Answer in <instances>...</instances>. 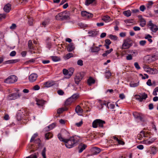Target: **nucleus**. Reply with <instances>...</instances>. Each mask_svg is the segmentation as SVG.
Wrapping results in <instances>:
<instances>
[{
    "label": "nucleus",
    "instance_id": "obj_19",
    "mask_svg": "<svg viewBox=\"0 0 158 158\" xmlns=\"http://www.w3.org/2000/svg\"><path fill=\"white\" fill-rule=\"evenodd\" d=\"M156 139L155 137L152 138L150 137L148 139L145 141V143L146 144H151L154 142Z\"/></svg>",
    "mask_w": 158,
    "mask_h": 158
},
{
    "label": "nucleus",
    "instance_id": "obj_64",
    "mask_svg": "<svg viewBox=\"0 0 158 158\" xmlns=\"http://www.w3.org/2000/svg\"><path fill=\"white\" fill-rule=\"evenodd\" d=\"M83 124V122L82 121L80 122L79 123H76L75 124L76 126H77L78 127H80L81 126V125Z\"/></svg>",
    "mask_w": 158,
    "mask_h": 158
},
{
    "label": "nucleus",
    "instance_id": "obj_57",
    "mask_svg": "<svg viewBox=\"0 0 158 158\" xmlns=\"http://www.w3.org/2000/svg\"><path fill=\"white\" fill-rule=\"evenodd\" d=\"M52 60L54 61H58L59 59L58 57H56V56H53L52 57Z\"/></svg>",
    "mask_w": 158,
    "mask_h": 158
},
{
    "label": "nucleus",
    "instance_id": "obj_46",
    "mask_svg": "<svg viewBox=\"0 0 158 158\" xmlns=\"http://www.w3.org/2000/svg\"><path fill=\"white\" fill-rule=\"evenodd\" d=\"M110 38L111 40H117L118 39V37L116 36L112 35H110Z\"/></svg>",
    "mask_w": 158,
    "mask_h": 158
},
{
    "label": "nucleus",
    "instance_id": "obj_34",
    "mask_svg": "<svg viewBox=\"0 0 158 158\" xmlns=\"http://www.w3.org/2000/svg\"><path fill=\"white\" fill-rule=\"evenodd\" d=\"M113 51V49L112 48H110V50L106 51L105 53L102 54V56L103 57L106 56L108 54L110 53Z\"/></svg>",
    "mask_w": 158,
    "mask_h": 158
},
{
    "label": "nucleus",
    "instance_id": "obj_9",
    "mask_svg": "<svg viewBox=\"0 0 158 158\" xmlns=\"http://www.w3.org/2000/svg\"><path fill=\"white\" fill-rule=\"evenodd\" d=\"M70 14L69 11L63 12L62 13V15L60 16V19L61 20L69 19H70Z\"/></svg>",
    "mask_w": 158,
    "mask_h": 158
},
{
    "label": "nucleus",
    "instance_id": "obj_2",
    "mask_svg": "<svg viewBox=\"0 0 158 158\" xmlns=\"http://www.w3.org/2000/svg\"><path fill=\"white\" fill-rule=\"evenodd\" d=\"M105 123V122L104 120L101 119H96L93 122L92 127L94 128H96L98 126L99 127L103 128V124Z\"/></svg>",
    "mask_w": 158,
    "mask_h": 158
},
{
    "label": "nucleus",
    "instance_id": "obj_50",
    "mask_svg": "<svg viewBox=\"0 0 158 158\" xmlns=\"http://www.w3.org/2000/svg\"><path fill=\"white\" fill-rule=\"evenodd\" d=\"M152 60L153 61L158 59V56L156 55H153L152 56Z\"/></svg>",
    "mask_w": 158,
    "mask_h": 158
},
{
    "label": "nucleus",
    "instance_id": "obj_45",
    "mask_svg": "<svg viewBox=\"0 0 158 158\" xmlns=\"http://www.w3.org/2000/svg\"><path fill=\"white\" fill-rule=\"evenodd\" d=\"M63 74L66 76V77L68 76L69 72L68 70L66 69H64L63 70Z\"/></svg>",
    "mask_w": 158,
    "mask_h": 158
},
{
    "label": "nucleus",
    "instance_id": "obj_62",
    "mask_svg": "<svg viewBox=\"0 0 158 158\" xmlns=\"http://www.w3.org/2000/svg\"><path fill=\"white\" fill-rule=\"evenodd\" d=\"M65 121L62 119H60V124H61L62 125H64L65 123Z\"/></svg>",
    "mask_w": 158,
    "mask_h": 158
},
{
    "label": "nucleus",
    "instance_id": "obj_21",
    "mask_svg": "<svg viewBox=\"0 0 158 158\" xmlns=\"http://www.w3.org/2000/svg\"><path fill=\"white\" fill-rule=\"evenodd\" d=\"M88 33L89 36L94 37L98 34V31L95 30L91 31H89Z\"/></svg>",
    "mask_w": 158,
    "mask_h": 158
},
{
    "label": "nucleus",
    "instance_id": "obj_48",
    "mask_svg": "<svg viewBox=\"0 0 158 158\" xmlns=\"http://www.w3.org/2000/svg\"><path fill=\"white\" fill-rule=\"evenodd\" d=\"M130 86L131 87H136L138 86L139 85V82L135 83H131L130 84Z\"/></svg>",
    "mask_w": 158,
    "mask_h": 158
},
{
    "label": "nucleus",
    "instance_id": "obj_54",
    "mask_svg": "<svg viewBox=\"0 0 158 158\" xmlns=\"http://www.w3.org/2000/svg\"><path fill=\"white\" fill-rule=\"evenodd\" d=\"M135 118L139 119L142 122L144 121V120L143 118L140 115L137 116V117H135Z\"/></svg>",
    "mask_w": 158,
    "mask_h": 158
},
{
    "label": "nucleus",
    "instance_id": "obj_51",
    "mask_svg": "<svg viewBox=\"0 0 158 158\" xmlns=\"http://www.w3.org/2000/svg\"><path fill=\"white\" fill-rule=\"evenodd\" d=\"M153 4V3L152 2L150 1L147 4L146 6L148 8H150Z\"/></svg>",
    "mask_w": 158,
    "mask_h": 158
},
{
    "label": "nucleus",
    "instance_id": "obj_25",
    "mask_svg": "<svg viewBox=\"0 0 158 158\" xmlns=\"http://www.w3.org/2000/svg\"><path fill=\"white\" fill-rule=\"evenodd\" d=\"M91 52H98L100 50V48L99 47L93 46L91 48Z\"/></svg>",
    "mask_w": 158,
    "mask_h": 158
},
{
    "label": "nucleus",
    "instance_id": "obj_39",
    "mask_svg": "<svg viewBox=\"0 0 158 158\" xmlns=\"http://www.w3.org/2000/svg\"><path fill=\"white\" fill-rule=\"evenodd\" d=\"M73 56V54L72 53H68L64 57L65 59H68L69 58Z\"/></svg>",
    "mask_w": 158,
    "mask_h": 158
},
{
    "label": "nucleus",
    "instance_id": "obj_31",
    "mask_svg": "<svg viewBox=\"0 0 158 158\" xmlns=\"http://www.w3.org/2000/svg\"><path fill=\"white\" fill-rule=\"evenodd\" d=\"M68 70L69 72V75L68 76L65 77V78H69L73 75L74 72V69L73 68H71Z\"/></svg>",
    "mask_w": 158,
    "mask_h": 158
},
{
    "label": "nucleus",
    "instance_id": "obj_16",
    "mask_svg": "<svg viewBox=\"0 0 158 158\" xmlns=\"http://www.w3.org/2000/svg\"><path fill=\"white\" fill-rule=\"evenodd\" d=\"M81 14L82 16L85 18H89V17H92L93 16V14L88 13L85 11H82Z\"/></svg>",
    "mask_w": 158,
    "mask_h": 158
},
{
    "label": "nucleus",
    "instance_id": "obj_56",
    "mask_svg": "<svg viewBox=\"0 0 158 158\" xmlns=\"http://www.w3.org/2000/svg\"><path fill=\"white\" fill-rule=\"evenodd\" d=\"M134 66H135V68L137 69H140V67L139 66V65L137 62H135L134 63Z\"/></svg>",
    "mask_w": 158,
    "mask_h": 158
},
{
    "label": "nucleus",
    "instance_id": "obj_33",
    "mask_svg": "<svg viewBox=\"0 0 158 158\" xmlns=\"http://www.w3.org/2000/svg\"><path fill=\"white\" fill-rule=\"evenodd\" d=\"M50 20L49 19H47L43 21L42 23V27H45L46 25H48L49 23Z\"/></svg>",
    "mask_w": 158,
    "mask_h": 158
},
{
    "label": "nucleus",
    "instance_id": "obj_22",
    "mask_svg": "<svg viewBox=\"0 0 158 158\" xmlns=\"http://www.w3.org/2000/svg\"><path fill=\"white\" fill-rule=\"evenodd\" d=\"M75 111L78 115H80L83 112V110L79 105H78L75 108Z\"/></svg>",
    "mask_w": 158,
    "mask_h": 158
},
{
    "label": "nucleus",
    "instance_id": "obj_41",
    "mask_svg": "<svg viewBox=\"0 0 158 158\" xmlns=\"http://www.w3.org/2000/svg\"><path fill=\"white\" fill-rule=\"evenodd\" d=\"M79 97V95L77 93L75 94H73L71 97L73 99V100L75 101Z\"/></svg>",
    "mask_w": 158,
    "mask_h": 158
},
{
    "label": "nucleus",
    "instance_id": "obj_3",
    "mask_svg": "<svg viewBox=\"0 0 158 158\" xmlns=\"http://www.w3.org/2000/svg\"><path fill=\"white\" fill-rule=\"evenodd\" d=\"M131 41V40L130 38H128L124 40L122 44V48L124 49L129 48L132 45V43Z\"/></svg>",
    "mask_w": 158,
    "mask_h": 158
},
{
    "label": "nucleus",
    "instance_id": "obj_37",
    "mask_svg": "<svg viewBox=\"0 0 158 158\" xmlns=\"http://www.w3.org/2000/svg\"><path fill=\"white\" fill-rule=\"evenodd\" d=\"M123 13L125 16L127 17L130 16L131 15V12L130 10L124 11Z\"/></svg>",
    "mask_w": 158,
    "mask_h": 158
},
{
    "label": "nucleus",
    "instance_id": "obj_23",
    "mask_svg": "<svg viewBox=\"0 0 158 158\" xmlns=\"http://www.w3.org/2000/svg\"><path fill=\"white\" fill-rule=\"evenodd\" d=\"M19 60V59H14L12 60H9L6 61L4 62L5 64H10L12 63H15L18 62Z\"/></svg>",
    "mask_w": 158,
    "mask_h": 158
},
{
    "label": "nucleus",
    "instance_id": "obj_47",
    "mask_svg": "<svg viewBox=\"0 0 158 158\" xmlns=\"http://www.w3.org/2000/svg\"><path fill=\"white\" fill-rule=\"evenodd\" d=\"M78 26H80L81 28H84L86 27L85 24H84L81 23H78Z\"/></svg>",
    "mask_w": 158,
    "mask_h": 158
},
{
    "label": "nucleus",
    "instance_id": "obj_49",
    "mask_svg": "<svg viewBox=\"0 0 158 158\" xmlns=\"http://www.w3.org/2000/svg\"><path fill=\"white\" fill-rule=\"evenodd\" d=\"M77 64L78 65L81 66H82L83 65V61L81 60L80 59L77 61Z\"/></svg>",
    "mask_w": 158,
    "mask_h": 158
},
{
    "label": "nucleus",
    "instance_id": "obj_43",
    "mask_svg": "<svg viewBox=\"0 0 158 158\" xmlns=\"http://www.w3.org/2000/svg\"><path fill=\"white\" fill-rule=\"evenodd\" d=\"M46 148L44 147L43 150L41 153V154L42 156L43 157V158H46Z\"/></svg>",
    "mask_w": 158,
    "mask_h": 158
},
{
    "label": "nucleus",
    "instance_id": "obj_15",
    "mask_svg": "<svg viewBox=\"0 0 158 158\" xmlns=\"http://www.w3.org/2000/svg\"><path fill=\"white\" fill-rule=\"evenodd\" d=\"M56 84L55 82L51 81H48L45 82L44 84V85L46 87H49Z\"/></svg>",
    "mask_w": 158,
    "mask_h": 158
},
{
    "label": "nucleus",
    "instance_id": "obj_53",
    "mask_svg": "<svg viewBox=\"0 0 158 158\" xmlns=\"http://www.w3.org/2000/svg\"><path fill=\"white\" fill-rule=\"evenodd\" d=\"M132 21V19H127L124 20V22L126 23H132L133 22Z\"/></svg>",
    "mask_w": 158,
    "mask_h": 158
},
{
    "label": "nucleus",
    "instance_id": "obj_26",
    "mask_svg": "<svg viewBox=\"0 0 158 158\" xmlns=\"http://www.w3.org/2000/svg\"><path fill=\"white\" fill-rule=\"evenodd\" d=\"M56 126L55 123H53L48 126L46 127L45 128V130L47 131H48L50 130H52L53 128Z\"/></svg>",
    "mask_w": 158,
    "mask_h": 158
},
{
    "label": "nucleus",
    "instance_id": "obj_44",
    "mask_svg": "<svg viewBox=\"0 0 158 158\" xmlns=\"http://www.w3.org/2000/svg\"><path fill=\"white\" fill-rule=\"evenodd\" d=\"M65 106L64 107L60 108V114L64 111L68 110V108L66 107V106Z\"/></svg>",
    "mask_w": 158,
    "mask_h": 158
},
{
    "label": "nucleus",
    "instance_id": "obj_4",
    "mask_svg": "<svg viewBox=\"0 0 158 158\" xmlns=\"http://www.w3.org/2000/svg\"><path fill=\"white\" fill-rule=\"evenodd\" d=\"M85 73L84 72H81L77 74L74 78V81L75 83L78 85L80 82L85 75Z\"/></svg>",
    "mask_w": 158,
    "mask_h": 158
},
{
    "label": "nucleus",
    "instance_id": "obj_55",
    "mask_svg": "<svg viewBox=\"0 0 158 158\" xmlns=\"http://www.w3.org/2000/svg\"><path fill=\"white\" fill-rule=\"evenodd\" d=\"M16 52L15 51H12L10 54V56H14L16 55Z\"/></svg>",
    "mask_w": 158,
    "mask_h": 158
},
{
    "label": "nucleus",
    "instance_id": "obj_24",
    "mask_svg": "<svg viewBox=\"0 0 158 158\" xmlns=\"http://www.w3.org/2000/svg\"><path fill=\"white\" fill-rule=\"evenodd\" d=\"M74 101L71 97H70L66 100L65 102V105L66 106L69 105Z\"/></svg>",
    "mask_w": 158,
    "mask_h": 158
},
{
    "label": "nucleus",
    "instance_id": "obj_17",
    "mask_svg": "<svg viewBox=\"0 0 158 158\" xmlns=\"http://www.w3.org/2000/svg\"><path fill=\"white\" fill-rule=\"evenodd\" d=\"M148 70L146 72L152 74H157L158 73V70L156 69H152L151 68H147Z\"/></svg>",
    "mask_w": 158,
    "mask_h": 158
},
{
    "label": "nucleus",
    "instance_id": "obj_60",
    "mask_svg": "<svg viewBox=\"0 0 158 158\" xmlns=\"http://www.w3.org/2000/svg\"><path fill=\"white\" fill-rule=\"evenodd\" d=\"M132 59V56L131 54L128 55L126 56V59L127 60H131Z\"/></svg>",
    "mask_w": 158,
    "mask_h": 158
},
{
    "label": "nucleus",
    "instance_id": "obj_63",
    "mask_svg": "<svg viewBox=\"0 0 158 158\" xmlns=\"http://www.w3.org/2000/svg\"><path fill=\"white\" fill-rule=\"evenodd\" d=\"M33 23V19L31 18L29 19L28 24L29 25H32Z\"/></svg>",
    "mask_w": 158,
    "mask_h": 158
},
{
    "label": "nucleus",
    "instance_id": "obj_42",
    "mask_svg": "<svg viewBox=\"0 0 158 158\" xmlns=\"http://www.w3.org/2000/svg\"><path fill=\"white\" fill-rule=\"evenodd\" d=\"M111 74L109 70H106L105 72V77L107 78H109L111 76Z\"/></svg>",
    "mask_w": 158,
    "mask_h": 158
},
{
    "label": "nucleus",
    "instance_id": "obj_32",
    "mask_svg": "<svg viewBox=\"0 0 158 158\" xmlns=\"http://www.w3.org/2000/svg\"><path fill=\"white\" fill-rule=\"evenodd\" d=\"M88 85L90 86L92 84L94 83L95 82V80L92 77H90L88 80Z\"/></svg>",
    "mask_w": 158,
    "mask_h": 158
},
{
    "label": "nucleus",
    "instance_id": "obj_13",
    "mask_svg": "<svg viewBox=\"0 0 158 158\" xmlns=\"http://www.w3.org/2000/svg\"><path fill=\"white\" fill-rule=\"evenodd\" d=\"M28 46L31 53V54L35 53V52L33 51V50H34V48L31 40H30L28 41Z\"/></svg>",
    "mask_w": 158,
    "mask_h": 158
},
{
    "label": "nucleus",
    "instance_id": "obj_52",
    "mask_svg": "<svg viewBox=\"0 0 158 158\" xmlns=\"http://www.w3.org/2000/svg\"><path fill=\"white\" fill-rule=\"evenodd\" d=\"M16 24L15 23H13L12 24V25L10 27V29L11 30H14L16 28Z\"/></svg>",
    "mask_w": 158,
    "mask_h": 158
},
{
    "label": "nucleus",
    "instance_id": "obj_20",
    "mask_svg": "<svg viewBox=\"0 0 158 158\" xmlns=\"http://www.w3.org/2000/svg\"><path fill=\"white\" fill-rule=\"evenodd\" d=\"M11 8V5L10 4L8 3L6 4L4 7V11L7 13H8L10 12Z\"/></svg>",
    "mask_w": 158,
    "mask_h": 158
},
{
    "label": "nucleus",
    "instance_id": "obj_7",
    "mask_svg": "<svg viewBox=\"0 0 158 158\" xmlns=\"http://www.w3.org/2000/svg\"><path fill=\"white\" fill-rule=\"evenodd\" d=\"M69 133L65 129H62L60 133V139H62L63 138L66 139L67 138L69 137Z\"/></svg>",
    "mask_w": 158,
    "mask_h": 158
},
{
    "label": "nucleus",
    "instance_id": "obj_61",
    "mask_svg": "<svg viewBox=\"0 0 158 158\" xmlns=\"http://www.w3.org/2000/svg\"><path fill=\"white\" fill-rule=\"evenodd\" d=\"M6 17V15L4 14H0V20L2 19H5Z\"/></svg>",
    "mask_w": 158,
    "mask_h": 158
},
{
    "label": "nucleus",
    "instance_id": "obj_28",
    "mask_svg": "<svg viewBox=\"0 0 158 158\" xmlns=\"http://www.w3.org/2000/svg\"><path fill=\"white\" fill-rule=\"evenodd\" d=\"M141 18L139 19V21L141 23L140 25L142 27H144L146 24L145 20L140 16Z\"/></svg>",
    "mask_w": 158,
    "mask_h": 158
},
{
    "label": "nucleus",
    "instance_id": "obj_38",
    "mask_svg": "<svg viewBox=\"0 0 158 158\" xmlns=\"http://www.w3.org/2000/svg\"><path fill=\"white\" fill-rule=\"evenodd\" d=\"M38 153V152L35 153L33 154H32L30 156L27 157L26 158H37Z\"/></svg>",
    "mask_w": 158,
    "mask_h": 158
},
{
    "label": "nucleus",
    "instance_id": "obj_36",
    "mask_svg": "<svg viewBox=\"0 0 158 158\" xmlns=\"http://www.w3.org/2000/svg\"><path fill=\"white\" fill-rule=\"evenodd\" d=\"M53 135L51 132H48L45 134V137L47 139H49L52 137Z\"/></svg>",
    "mask_w": 158,
    "mask_h": 158
},
{
    "label": "nucleus",
    "instance_id": "obj_18",
    "mask_svg": "<svg viewBox=\"0 0 158 158\" xmlns=\"http://www.w3.org/2000/svg\"><path fill=\"white\" fill-rule=\"evenodd\" d=\"M38 136V134L36 133L34 134L33 136H32L31 139L30 140V142H33L34 141H35V142L36 141H37V143L38 144H40V140L39 138L35 140V139Z\"/></svg>",
    "mask_w": 158,
    "mask_h": 158
},
{
    "label": "nucleus",
    "instance_id": "obj_6",
    "mask_svg": "<svg viewBox=\"0 0 158 158\" xmlns=\"http://www.w3.org/2000/svg\"><path fill=\"white\" fill-rule=\"evenodd\" d=\"M20 95L18 93L10 94L7 96V99L9 100H15L19 98Z\"/></svg>",
    "mask_w": 158,
    "mask_h": 158
},
{
    "label": "nucleus",
    "instance_id": "obj_59",
    "mask_svg": "<svg viewBox=\"0 0 158 158\" xmlns=\"http://www.w3.org/2000/svg\"><path fill=\"white\" fill-rule=\"evenodd\" d=\"M146 43V41L145 40H141L139 42V44L141 46L144 45Z\"/></svg>",
    "mask_w": 158,
    "mask_h": 158
},
{
    "label": "nucleus",
    "instance_id": "obj_29",
    "mask_svg": "<svg viewBox=\"0 0 158 158\" xmlns=\"http://www.w3.org/2000/svg\"><path fill=\"white\" fill-rule=\"evenodd\" d=\"M92 151L94 155H96L100 152V149L98 148L95 147L92 149Z\"/></svg>",
    "mask_w": 158,
    "mask_h": 158
},
{
    "label": "nucleus",
    "instance_id": "obj_8",
    "mask_svg": "<svg viewBox=\"0 0 158 158\" xmlns=\"http://www.w3.org/2000/svg\"><path fill=\"white\" fill-rule=\"evenodd\" d=\"M148 97V95L145 93L142 94L141 96L139 95H135V98L136 99L138 100L141 102L143 100H145Z\"/></svg>",
    "mask_w": 158,
    "mask_h": 158
},
{
    "label": "nucleus",
    "instance_id": "obj_10",
    "mask_svg": "<svg viewBox=\"0 0 158 158\" xmlns=\"http://www.w3.org/2000/svg\"><path fill=\"white\" fill-rule=\"evenodd\" d=\"M148 25L150 27V28L151 30L153 32H156L158 30V28L156 25L154 24L152 22V21L149 22Z\"/></svg>",
    "mask_w": 158,
    "mask_h": 158
},
{
    "label": "nucleus",
    "instance_id": "obj_58",
    "mask_svg": "<svg viewBox=\"0 0 158 158\" xmlns=\"http://www.w3.org/2000/svg\"><path fill=\"white\" fill-rule=\"evenodd\" d=\"M105 44L110 45L111 44V42L110 40L107 39L105 40Z\"/></svg>",
    "mask_w": 158,
    "mask_h": 158
},
{
    "label": "nucleus",
    "instance_id": "obj_12",
    "mask_svg": "<svg viewBox=\"0 0 158 158\" xmlns=\"http://www.w3.org/2000/svg\"><path fill=\"white\" fill-rule=\"evenodd\" d=\"M157 151H158V148L154 146H151L148 152L150 153V154L154 155L157 153Z\"/></svg>",
    "mask_w": 158,
    "mask_h": 158
},
{
    "label": "nucleus",
    "instance_id": "obj_14",
    "mask_svg": "<svg viewBox=\"0 0 158 158\" xmlns=\"http://www.w3.org/2000/svg\"><path fill=\"white\" fill-rule=\"evenodd\" d=\"M87 147V145L85 144L81 143L78 146V148L79 149L78 152L79 153L82 152Z\"/></svg>",
    "mask_w": 158,
    "mask_h": 158
},
{
    "label": "nucleus",
    "instance_id": "obj_35",
    "mask_svg": "<svg viewBox=\"0 0 158 158\" xmlns=\"http://www.w3.org/2000/svg\"><path fill=\"white\" fill-rule=\"evenodd\" d=\"M102 19L105 22H107L110 21V18L108 15H106L103 17Z\"/></svg>",
    "mask_w": 158,
    "mask_h": 158
},
{
    "label": "nucleus",
    "instance_id": "obj_1",
    "mask_svg": "<svg viewBox=\"0 0 158 158\" xmlns=\"http://www.w3.org/2000/svg\"><path fill=\"white\" fill-rule=\"evenodd\" d=\"M60 141L64 142V144L65 146L68 148H71L76 145V143L79 142V139H77V137L75 136H72L69 139H64L63 138L60 139Z\"/></svg>",
    "mask_w": 158,
    "mask_h": 158
},
{
    "label": "nucleus",
    "instance_id": "obj_5",
    "mask_svg": "<svg viewBox=\"0 0 158 158\" xmlns=\"http://www.w3.org/2000/svg\"><path fill=\"white\" fill-rule=\"evenodd\" d=\"M17 80V77L15 75H11L6 78L4 82L6 83H13Z\"/></svg>",
    "mask_w": 158,
    "mask_h": 158
},
{
    "label": "nucleus",
    "instance_id": "obj_40",
    "mask_svg": "<svg viewBox=\"0 0 158 158\" xmlns=\"http://www.w3.org/2000/svg\"><path fill=\"white\" fill-rule=\"evenodd\" d=\"M96 0H86L85 4L86 5L88 6L90 4L94 2Z\"/></svg>",
    "mask_w": 158,
    "mask_h": 158
},
{
    "label": "nucleus",
    "instance_id": "obj_27",
    "mask_svg": "<svg viewBox=\"0 0 158 158\" xmlns=\"http://www.w3.org/2000/svg\"><path fill=\"white\" fill-rule=\"evenodd\" d=\"M74 49V47L73 43H70L68 45L67 50L69 52H71Z\"/></svg>",
    "mask_w": 158,
    "mask_h": 158
},
{
    "label": "nucleus",
    "instance_id": "obj_11",
    "mask_svg": "<svg viewBox=\"0 0 158 158\" xmlns=\"http://www.w3.org/2000/svg\"><path fill=\"white\" fill-rule=\"evenodd\" d=\"M38 77L37 74L35 73H32L29 76L28 79L29 81L31 82L35 81Z\"/></svg>",
    "mask_w": 158,
    "mask_h": 158
},
{
    "label": "nucleus",
    "instance_id": "obj_30",
    "mask_svg": "<svg viewBox=\"0 0 158 158\" xmlns=\"http://www.w3.org/2000/svg\"><path fill=\"white\" fill-rule=\"evenodd\" d=\"M45 101L43 100L38 99L36 101V104L38 106H43L45 103Z\"/></svg>",
    "mask_w": 158,
    "mask_h": 158
}]
</instances>
